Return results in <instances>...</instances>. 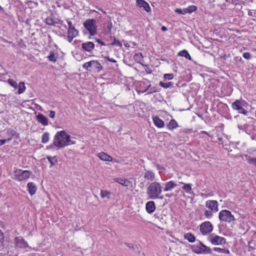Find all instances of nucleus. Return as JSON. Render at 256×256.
<instances>
[{
	"mask_svg": "<svg viewBox=\"0 0 256 256\" xmlns=\"http://www.w3.org/2000/svg\"><path fill=\"white\" fill-rule=\"evenodd\" d=\"M74 144L75 142L71 141V136L70 134H68L65 130H61L56 133L54 138L52 145L50 147L52 148L54 146L60 149Z\"/></svg>",
	"mask_w": 256,
	"mask_h": 256,
	"instance_id": "obj_1",
	"label": "nucleus"
},
{
	"mask_svg": "<svg viewBox=\"0 0 256 256\" xmlns=\"http://www.w3.org/2000/svg\"><path fill=\"white\" fill-rule=\"evenodd\" d=\"M162 191V188L160 183L157 182H151L147 188L146 194L150 199L156 200L162 199V196H160Z\"/></svg>",
	"mask_w": 256,
	"mask_h": 256,
	"instance_id": "obj_2",
	"label": "nucleus"
},
{
	"mask_svg": "<svg viewBox=\"0 0 256 256\" xmlns=\"http://www.w3.org/2000/svg\"><path fill=\"white\" fill-rule=\"evenodd\" d=\"M199 243L192 245V250L197 254H210L212 252L210 248L203 244L199 241Z\"/></svg>",
	"mask_w": 256,
	"mask_h": 256,
	"instance_id": "obj_3",
	"label": "nucleus"
},
{
	"mask_svg": "<svg viewBox=\"0 0 256 256\" xmlns=\"http://www.w3.org/2000/svg\"><path fill=\"white\" fill-rule=\"evenodd\" d=\"M83 68L87 70L94 72H99L102 69L101 64L98 60H94L86 62L84 64Z\"/></svg>",
	"mask_w": 256,
	"mask_h": 256,
	"instance_id": "obj_4",
	"label": "nucleus"
},
{
	"mask_svg": "<svg viewBox=\"0 0 256 256\" xmlns=\"http://www.w3.org/2000/svg\"><path fill=\"white\" fill-rule=\"evenodd\" d=\"M14 179L18 181H22L28 179L32 172L28 170H22V169L17 168L14 172Z\"/></svg>",
	"mask_w": 256,
	"mask_h": 256,
	"instance_id": "obj_5",
	"label": "nucleus"
},
{
	"mask_svg": "<svg viewBox=\"0 0 256 256\" xmlns=\"http://www.w3.org/2000/svg\"><path fill=\"white\" fill-rule=\"evenodd\" d=\"M218 218L220 221L228 223H230L236 220L232 212L226 210L220 211L218 214Z\"/></svg>",
	"mask_w": 256,
	"mask_h": 256,
	"instance_id": "obj_6",
	"label": "nucleus"
},
{
	"mask_svg": "<svg viewBox=\"0 0 256 256\" xmlns=\"http://www.w3.org/2000/svg\"><path fill=\"white\" fill-rule=\"evenodd\" d=\"M96 20L94 19L86 20L84 23V27L88 30L91 36H94L97 33Z\"/></svg>",
	"mask_w": 256,
	"mask_h": 256,
	"instance_id": "obj_7",
	"label": "nucleus"
},
{
	"mask_svg": "<svg viewBox=\"0 0 256 256\" xmlns=\"http://www.w3.org/2000/svg\"><path fill=\"white\" fill-rule=\"evenodd\" d=\"M208 240L213 245H222L226 243V240L224 238L216 235L214 233L209 234Z\"/></svg>",
	"mask_w": 256,
	"mask_h": 256,
	"instance_id": "obj_8",
	"label": "nucleus"
},
{
	"mask_svg": "<svg viewBox=\"0 0 256 256\" xmlns=\"http://www.w3.org/2000/svg\"><path fill=\"white\" fill-rule=\"evenodd\" d=\"M246 103L244 100H236L232 103V106L234 110H238V113L246 115L248 112L243 108Z\"/></svg>",
	"mask_w": 256,
	"mask_h": 256,
	"instance_id": "obj_9",
	"label": "nucleus"
},
{
	"mask_svg": "<svg viewBox=\"0 0 256 256\" xmlns=\"http://www.w3.org/2000/svg\"><path fill=\"white\" fill-rule=\"evenodd\" d=\"M200 230L202 235H206L213 230V226L210 221L203 222L200 226Z\"/></svg>",
	"mask_w": 256,
	"mask_h": 256,
	"instance_id": "obj_10",
	"label": "nucleus"
},
{
	"mask_svg": "<svg viewBox=\"0 0 256 256\" xmlns=\"http://www.w3.org/2000/svg\"><path fill=\"white\" fill-rule=\"evenodd\" d=\"M206 206L214 212L218 211V204L216 200H208L206 202Z\"/></svg>",
	"mask_w": 256,
	"mask_h": 256,
	"instance_id": "obj_11",
	"label": "nucleus"
},
{
	"mask_svg": "<svg viewBox=\"0 0 256 256\" xmlns=\"http://www.w3.org/2000/svg\"><path fill=\"white\" fill-rule=\"evenodd\" d=\"M14 242L16 246L19 248H25L28 247V242L20 236L16 237Z\"/></svg>",
	"mask_w": 256,
	"mask_h": 256,
	"instance_id": "obj_12",
	"label": "nucleus"
},
{
	"mask_svg": "<svg viewBox=\"0 0 256 256\" xmlns=\"http://www.w3.org/2000/svg\"><path fill=\"white\" fill-rule=\"evenodd\" d=\"M78 35V31L75 28H68L67 39L69 42H71L72 40Z\"/></svg>",
	"mask_w": 256,
	"mask_h": 256,
	"instance_id": "obj_13",
	"label": "nucleus"
},
{
	"mask_svg": "<svg viewBox=\"0 0 256 256\" xmlns=\"http://www.w3.org/2000/svg\"><path fill=\"white\" fill-rule=\"evenodd\" d=\"M164 185V188H163V190L164 192L171 191L178 186V184L174 180L168 181L165 182Z\"/></svg>",
	"mask_w": 256,
	"mask_h": 256,
	"instance_id": "obj_14",
	"label": "nucleus"
},
{
	"mask_svg": "<svg viewBox=\"0 0 256 256\" xmlns=\"http://www.w3.org/2000/svg\"><path fill=\"white\" fill-rule=\"evenodd\" d=\"M94 44L92 42H86L82 44V48L86 52H91L94 49Z\"/></svg>",
	"mask_w": 256,
	"mask_h": 256,
	"instance_id": "obj_15",
	"label": "nucleus"
},
{
	"mask_svg": "<svg viewBox=\"0 0 256 256\" xmlns=\"http://www.w3.org/2000/svg\"><path fill=\"white\" fill-rule=\"evenodd\" d=\"M136 4L140 8H142L146 12H151V8L149 4L144 0H137Z\"/></svg>",
	"mask_w": 256,
	"mask_h": 256,
	"instance_id": "obj_16",
	"label": "nucleus"
},
{
	"mask_svg": "<svg viewBox=\"0 0 256 256\" xmlns=\"http://www.w3.org/2000/svg\"><path fill=\"white\" fill-rule=\"evenodd\" d=\"M146 210L148 214H152L156 210V204L154 201H149L146 203Z\"/></svg>",
	"mask_w": 256,
	"mask_h": 256,
	"instance_id": "obj_17",
	"label": "nucleus"
},
{
	"mask_svg": "<svg viewBox=\"0 0 256 256\" xmlns=\"http://www.w3.org/2000/svg\"><path fill=\"white\" fill-rule=\"evenodd\" d=\"M36 119L43 126H48V118L42 114L40 113L37 115Z\"/></svg>",
	"mask_w": 256,
	"mask_h": 256,
	"instance_id": "obj_18",
	"label": "nucleus"
},
{
	"mask_svg": "<svg viewBox=\"0 0 256 256\" xmlns=\"http://www.w3.org/2000/svg\"><path fill=\"white\" fill-rule=\"evenodd\" d=\"M27 188L31 196H32L36 194L37 190V187L34 182H28L27 184Z\"/></svg>",
	"mask_w": 256,
	"mask_h": 256,
	"instance_id": "obj_19",
	"label": "nucleus"
},
{
	"mask_svg": "<svg viewBox=\"0 0 256 256\" xmlns=\"http://www.w3.org/2000/svg\"><path fill=\"white\" fill-rule=\"evenodd\" d=\"M114 182H118V184H122L123 186L128 187L130 186L131 184V182L126 178H115L114 179Z\"/></svg>",
	"mask_w": 256,
	"mask_h": 256,
	"instance_id": "obj_20",
	"label": "nucleus"
},
{
	"mask_svg": "<svg viewBox=\"0 0 256 256\" xmlns=\"http://www.w3.org/2000/svg\"><path fill=\"white\" fill-rule=\"evenodd\" d=\"M155 174L152 170H146L144 172V178L150 181H153L155 180Z\"/></svg>",
	"mask_w": 256,
	"mask_h": 256,
	"instance_id": "obj_21",
	"label": "nucleus"
},
{
	"mask_svg": "<svg viewBox=\"0 0 256 256\" xmlns=\"http://www.w3.org/2000/svg\"><path fill=\"white\" fill-rule=\"evenodd\" d=\"M98 158L106 162H112V158L104 152H100L98 154Z\"/></svg>",
	"mask_w": 256,
	"mask_h": 256,
	"instance_id": "obj_22",
	"label": "nucleus"
},
{
	"mask_svg": "<svg viewBox=\"0 0 256 256\" xmlns=\"http://www.w3.org/2000/svg\"><path fill=\"white\" fill-rule=\"evenodd\" d=\"M180 184H182L183 186L182 187V190H184L185 192L188 194H193V192L192 191V184H185L182 182H180Z\"/></svg>",
	"mask_w": 256,
	"mask_h": 256,
	"instance_id": "obj_23",
	"label": "nucleus"
},
{
	"mask_svg": "<svg viewBox=\"0 0 256 256\" xmlns=\"http://www.w3.org/2000/svg\"><path fill=\"white\" fill-rule=\"evenodd\" d=\"M153 121L154 125L158 128H162L164 126V122L158 116L154 117Z\"/></svg>",
	"mask_w": 256,
	"mask_h": 256,
	"instance_id": "obj_24",
	"label": "nucleus"
},
{
	"mask_svg": "<svg viewBox=\"0 0 256 256\" xmlns=\"http://www.w3.org/2000/svg\"><path fill=\"white\" fill-rule=\"evenodd\" d=\"M244 156L248 164L256 166V156L255 158H253L248 154H244Z\"/></svg>",
	"mask_w": 256,
	"mask_h": 256,
	"instance_id": "obj_25",
	"label": "nucleus"
},
{
	"mask_svg": "<svg viewBox=\"0 0 256 256\" xmlns=\"http://www.w3.org/2000/svg\"><path fill=\"white\" fill-rule=\"evenodd\" d=\"M178 56H182V57H184L186 58L188 60H192V58H191L190 56V55L188 50H182L179 52L178 53Z\"/></svg>",
	"mask_w": 256,
	"mask_h": 256,
	"instance_id": "obj_26",
	"label": "nucleus"
},
{
	"mask_svg": "<svg viewBox=\"0 0 256 256\" xmlns=\"http://www.w3.org/2000/svg\"><path fill=\"white\" fill-rule=\"evenodd\" d=\"M46 158L50 164V168L55 166L58 163V158L56 156H47Z\"/></svg>",
	"mask_w": 256,
	"mask_h": 256,
	"instance_id": "obj_27",
	"label": "nucleus"
},
{
	"mask_svg": "<svg viewBox=\"0 0 256 256\" xmlns=\"http://www.w3.org/2000/svg\"><path fill=\"white\" fill-rule=\"evenodd\" d=\"M178 127L177 122L174 119L171 120L168 124L167 125V128L170 130H173L174 129Z\"/></svg>",
	"mask_w": 256,
	"mask_h": 256,
	"instance_id": "obj_28",
	"label": "nucleus"
},
{
	"mask_svg": "<svg viewBox=\"0 0 256 256\" xmlns=\"http://www.w3.org/2000/svg\"><path fill=\"white\" fill-rule=\"evenodd\" d=\"M185 239L187 240L190 242H194L196 241V237L192 233L188 232L184 235Z\"/></svg>",
	"mask_w": 256,
	"mask_h": 256,
	"instance_id": "obj_29",
	"label": "nucleus"
},
{
	"mask_svg": "<svg viewBox=\"0 0 256 256\" xmlns=\"http://www.w3.org/2000/svg\"><path fill=\"white\" fill-rule=\"evenodd\" d=\"M134 60L138 63L141 64L143 61V56L141 52L136 53L134 56Z\"/></svg>",
	"mask_w": 256,
	"mask_h": 256,
	"instance_id": "obj_30",
	"label": "nucleus"
},
{
	"mask_svg": "<svg viewBox=\"0 0 256 256\" xmlns=\"http://www.w3.org/2000/svg\"><path fill=\"white\" fill-rule=\"evenodd\" d=\"M110 40H113V42L111 43H109V45L111 46H117L119 47L122 46V44L118 40H116L114 36H110Z\"/></svg>",
	"mask_w": 256,
	"mask_h": 256,
	"instance_id": "obj_31",
	"label": "nucleus"
},
{
	"mask_svg": "<svg viewBox=\"0 0 256 256\" xmlns=\"http://www.w3.org/2000/svg\"><path fill=\"white\" fill-rule=\"evenodd\" d=\"M100 196L102 198H107L108 199L110 198L111 193L106 190H100Z\"/></svg>",
	"mask_w": 256,
	"mask_h": 256,
	"instance_id": "obj_32",
	"label": "nucleus"
},
{
	"mask_svg": "<svg viewBox=\"0 0 256 256\" xmlns=\"http://www.w3.org/2000/svg\"><path fill=\"white\" fill-rule=\"evenodd\" d=\"M160 86L164 88H168L172 87L174 86V82H160L159 84Z\"/></svg>",
	"mask_w": 256,
	"mask_h": 256,
	"instance_id": "obj_33",
	"label": "nucleus"
},
{
	"mask_svg": "<svg viewBox=\"0 0 256 256\" xmlns=\"http://www.w3.org/2000/svg\"><path fill=\"white\" fill-rule=\"evenodd\" d=\"M50 139V134L48 132H45L42 136V142L43 144L47 143Z\"/></svg>",
	"mask_w": 256,
	"mask_h": 256,
	"instance_id": "obj_34",
	"label": "nucleus"
},
{
	"mask_svg": "<svg viewBox=\"0 0 256 256\" xmlns=\"http://www.w3.org/2000/svg\"><path fill=\"white\" fill-rule=\"evenodd\" d=\"M18 87V94H22L26 90V86L24 82H20Z\"/></svg>",
	"mask_w": 256,
	"mask_h": 256,
	"instance_id": "obj_35",
	"label": "nucleus"
},
{
	"mask_svg": "<svg viewBox=\"0 0 256 256\" xmlns=\"http://www.w3.org/2000/svg\"><path fill=\"white\" fill-rule=\"evenodd\" d=\"M246 154L248 156H256V147L255 148H250L246 150Z\"/></svg>",
	"mask_w": 256,
	"mask_h": 256,
	"instance_id": "obj_36",
	"label": "nucleus"
},
{
	"mask_svg": "<svg viewBox=\"0 0 256 256\" xmlns=\"http://www.w3.org/2000/svg\"><path fill=\"white\" fill-rule=\"evenodd\" d=\"M48 58L50 61L54 62H56L57 60L56 56L52 52H50V54L48 56Z\"/></svg>",
	"mask_w": 256,
	"mask_h": 256,
	"instance_id": "obj_37",
	"label": "nucleus"
},
{
	"mask_svg": "<svg viewBox=\"0 0 256 256\" xmlns=\"http://www.w3.org/2000/svg\"><path fill=\"white\" fill-rule=\"evenodd\" d=\"M196 6L194 5L190 6L186 8H185L186 13L190 14L196 10Z\"/></svg>",
	"mask_w": 256,
	"mask_h": 256,
	"instance_id": "obj_38",
	"label": "nucleus"
},
{
	"mask_svg": "<svg viewBox=\"0 0 256 256\" xmlns=\"http://www.w3.org/2000/svg\"><path fill=\"white\" fill-rule=\"evenodd\" d=\"M8 84L10 85L12 87L14 88H18V84L16 81L12 78H9L8 80Z\"/></svg>",
	"mask_w": 256,
	"mask_h": 256,
	"instance_id": "obj_39",
	"label": "nucleus"
},
{
	"mask_svg": "<svg viewBox=\"0 0 256 256\" xmlns=\"http://www.w3.org/2000/svg\"><path fill=\"white\" fill-rule=\"evenodd\" d=\"M150 86H151L150 84L148 85L147 87H146V89L142 91V92H144L146 91H148V94H151V93L156 92V90L154 88H150Z\"/></svg>",
	"mask_w": 256,
	"mask_h": 256,
	"instance_id": "obj_40",
	"label": "nucleus"
},
{
	"mask_svg": "<svg viewBox=\"0 0 256 256\" xmlns=\"http://www.w3.org/2000/svg\"><path fill=\"white\" fill-rule=\"evenodd\" d=\"M204 215L207 218L210 219L213 216V212L206 210L204 212Z\"/></svg>",
	"mask_w": 256,
	"mask_h": 256,
	"instance_id": "obj_41",
	"label": "nucleus"
},
{
	"mask_svg": "<svg viewBox=\"0 0 256 256\" xmlns=\"http://www.w3.org/2000/svg\"><path fill=\"white\" fill-rule=\"evenodd\" d=\"M164 78L165 80H170L174 78L172 74H164Z\"/></svg>",
	"mask_w": 256,
	"mask_h": 256,
	"instance_id": "obj_42",
	"label": "nucleus"
},
{
	"mask_svg": "<svg viewBox=\"0 0 256 256\" xmlns=\"http://www.w3.org/2000/svg\"><path fill=\"white\" fill-rule=\"evenodd\" d=\"M94 40L96 42H97L98 44H100L102 46H109V43L106 44L104 42L99 38H94Z\"/></svg>",
	"mask_w": 256,
	"mask_h": 256,
	"instance_id": "obj_43",
	"label": "nucleus"
},
{
	"mask_svg": "<svg viewBox=\"0 0 256 256\" xmlns=\"http://www.w3.org/2000/svg\"><path fill=\"white\" fill-rule=\"evenodd\" d=\"M46 24H48V25H50V26H52V25L54 24L53 19L50 18H47L46 20Z\"/></svg>",
	"mask_w": 256,
	"mask_h": 256,
	"instance_id": "obj_44",
	"label": "nucleus"
},
{
	"mask_svg": "<svg viewBox=\"0 0 256 256\" xmlns=\"http://www.w3.org/2000/svg\"><path fill=\"white\" fill-rule=\"evenodd\" d=\"M175 12L178 14H186L185 8H184L183 10H182L180 8H176L175 10Z\"/></svg>",
	"mask_w": 256,
	"mask_h": 256,
	"instance_id": "obj_45",
	"label": "nucleus"
},
{
	"mask_svg": "<svg viewBox=\"0 0 256 256\" xmlns=\"http://www.w3.org/2000/svg\"><path fill=\"white\" fill-rule=\"evenodd\" d=\"M4 234L2 231L0 230V244H2L4 242Z\"/></svg>",
	"mask_w": 256,
	"mask_h": 256,
	"instance_id": "obj_46",
	"label": "nucleus"
},
{
	"mask_svg": "<svg viewBox=\"0 0 256 256\" xmlns=\"http://www.w3.org/2000/svg\"><path fill=\"white\" fill-rule=\"evenodd\" d=\"M243 57L246 60H249L251 58V54L250 52H246L244 53Z\"/></svg>",
	"mask_w": 256,
	"mask_h": 256,
	"instance_id": "obj_47",
	"label": "nucleus"
},
{
	"mask_svg": "<svg viewBox=\"0 0 256 256\" xmlns=\"http://www.w3.org/2000/svg\"><path fill=\"white\" fill-rule=\"evenodd\" d=\"M11 140V138H9L8 140H0V146L4 144L6 142H9Z\"/></svg>",
	"mask_w": 256,
	"mask_h": 256,
	"instance_id": "obj_48",
	"label": "nucleus"
},
{
	"mask_svg": "<svg viewBox=\"0 0 256 256\" xmlns=\"http://www.w3.org/2000/svg\"><path fill=\"white\" fill-rule=\"evenodd\" d=\"M66 22L68 24V28H74L72 24V22L70 20V19H68L66 20Z\"/></svg>",
	"mask_w": 256,
	"mask_h": 256,
	"instance_id": "obj_49",
	"label": "nucleus"
},
{
	"mask_svg": "<svg viewBox=\"0 0 256 256\" xmlns=\"http://www.w3.org/2000/svg\"><path fill=\"white\" fill-rule=\"evenodd\" d=\"M56 113L54 111L51 110L50 112L49 116L50 118H54L55 117Z\"/></svg>",
	"mask_w": 256,
	"mask_h": 256,
	"instance_id": "obj_50",
	"label": "nucleus"
},
{
	"mask_svg": "<svg viewBox=\"0 0 256 256\" xmlns=\"http://www.w3.org/2000/svg\"><path fill=\"white\" fill-rule=\"evenodd\" d=\"M223 248H217V247H216V248H214V250L216 252H222V253L223 252Z\"/></svg>",
	"mask_w": 256,
	"mask_h": 256,
	"instance_id": "obj_51",
	"label": "nucleus"
},
{
	"mask_svg": "<svg viewBox=\"0 0 256 256\" xmlns=\"http://www.w3.org/2000/svg\"><path fill=\"white\" fill-rule=\"evenodd\" d=\"M106 58L109 62H116V61L114 59L112 58H110L109 57H106Z\"/></svg>",
	"mask_w": 256,
	"mask_h": 256,
	"instance_id": "obj_52",
	"label": "nucleus"
},
{
	"mask_svg": "<svg viewBox=\"0 0 256 256\" xmlns=\"http://www.w3.org/2000/svg\"><path fill=\"white\" fill-rule=\"evenodd\" d=\"M125 244H126L128 247V248H134V246H133L132 244H128V243H125Z\"/></svg>",
	"mask_w": 256,
	"mask_h": 256,
	"instance_id": "obj_53",
	"label": "nucleus"
},
{
	"mask_svg": "<svg viewBox=\"0 0 256 256\" xmlns=\"http://www.w3.org/2000/svg\"><path fill=\"white\" fill-rule=\"evenodd\" d=\"M248 15L250 16H256L253 14V12L250 10H249L248 12Z\"/></svg>",
	"mask_w": 256,
	"mask_h": 256,
	"instance_id": "obj_54",
	"label": "nucleus"
},
{
	"mask_svg": "<svg viewBox=\"0 0 256 256\" xmlns=\"http://www.w3.org/2000/svg\"><path fill=\"white\" fill-rule=\"evenodd\" d=\"M206 134L210 136L209 134L206 131H204V130L200 131V134Z\"/></svg>",
	"mask_w": 256,
	"mask_h": 256,
	"instance_id": "obj_55",
	"label": "nucleus"
},
{
	"mask_svg": "<svg viewBox=\"0 0 256 256\" xmlns=\"http://www.w3.org/2000/svg\"><path fill=\"white\" fill-rule=\"evenodd\" d=\"M238 128L240 129V130H244V126H242V125H238Z\"/></svg>",
	"mask_w": 256,
	"mask_h": 256,
	"instance_id": "obj_56",
	"label": "nucleus"
},
{
	"mask_svg": "<svg viewBox=\"0 0 256 256\" xmlns=\"http://www.w3.org/2000/svg\"><path fill=\"white\" fill-rule=\"evenodd\" d=\"M222 253H226V254H230V251H229L228 250L224 249Z\"/></svg>",
	"mask_w": 256,
	"mask_h": 256,
	"instance_id": "obj_57",
	"label": "nucleus"
},
{
	"mask_svg": "<svg viewBox=\"0 0 256 256\" xmlns=\"http://www.w3.org/2000/svg\"><path fill=\"white\" fill-rule=\"evenodd\" d=\"M97 8L98 10H100L104 14H106V12L103 9H102L101 8H98V7H97Z\"/></svg>",
	"mask_w": 256,
	"mask_h": 256,
	"instance_id": "obj_58",
	"label": "nucleus"
},
{
	"mask_svg": "<svg viewBox=\"0 0 256 256\" xmlns=\"http://www.w3.org/2000/svg\"><path fill=\"white\" fill-rule=\"evenodd\" d=\"M162 31H166V30H167V28H166V26H162Z\"/></svg>",
	"mask_w": 256,
	"mask_h": 256,
	"instance_id": "obj_59",
	"label": "nucleus"
},
{
	"mask_svg": "<svg viewBox=\"0 0 256 256\" xmlns=\"http://www.w3.org/2000/svg\"><path fill=\"white\" fill-rule=\"evenodd\" d=\"M63 22H63V21H62V20H60V22H59V23H60V24H62V25H63Z\"/></svg>",
	"mask_w": 256,
	"mask_h": 256,
	"instance_id": "obj_60",
	"label": "nucleus"
},
{
	"mask_svg": "<svg viewBox=\"0 0 256 256\" xmlns=\"http://www.w3.org/2000/svg\"><path fill=\"white\" fill-rule=\"evenodd\" d=\"M166 196H169V195H168V194H166Z\"/></svg>",
	"mask_w": 256,
	"mask_h": 256,
	"instance_id": "obj_61",
	"label": "nucleus"
},
{
	"mask_svg": "<svg viewBox=\"0 0 256 256\" xmlns=\"http://www.w3.org/2000/svg\"><path fill=\"white\" fill-rule=\"evenodd\" d=\"M125 46H128V44H125Z\"/></svg>",
	"mask_w": 256,
	"mask_h": 256,
	"instance_id": "obj_62",
	"label": "nucleus"
}]
</instances>
